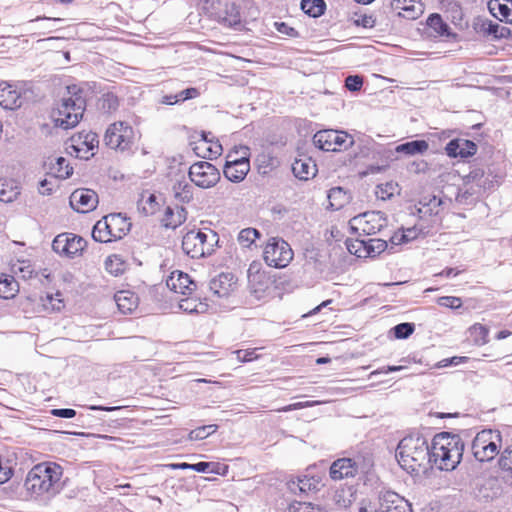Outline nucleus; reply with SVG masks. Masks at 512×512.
<instances>
[{"label": "nucleus", "instance_id": "9b49d317", "mask_svg": "<svg viewBox=\"0 0 512 512\" xmlns=\"http://www.w3.org/2000/svg\"><path fill=\"white\" fill-rule=\"evenodd\" d=\"M313 142L323 151H338L351 146L353 139L346 132L327 129L318 131L313 137Z\"/></svg>", "mask_w": 512, "mask_h": 512}, {"label": "nucleus", "instance_id": "bb28decb", "mask_svg": "<svg viewBox=\"0 0 512 512\" xmlns=\"http://www.w3.org/2000/svg\"><path fill=\"white\" fill-rule=\"evenodd\" d=\"M128 267L127 260L120 254H110L104 260L105 271L115 277L123 275Z\"/></svg>", "mask_w": 512, "mask_h": 512}, {"label": "nucleus", "instance_id": "423d86ee", "mask_svg": "<svg viewBox=\"0 0 512 512\" xmlns=\"http://www.w3.org/2000/svg\"><path fill=\"white\" fill-rule=\"evenodd\" d=\"M138 139L135 129L126 121H115L105 131L104 143L116 151H131Z\"/></svg>", "mask_w": 512, "mask_h": 512}, {"label": "nucleus", "instance_id": "0eeeda50", "mask_svg": "<svg viewBox=\"0 0 512 512\" xmlns=\"http://www.w3.org/2000/svg\"><path fill=\"white\" fill-rule=\"evenodd\" d=\"M502 435L498 430L484 429L472 441V452L480 462L491 461L500 451Z\"/></svg>", "mask_w": 512, "mask_h": 512}, {"label": "nucleus", "instance_id": "09e8293b", "mask_svg": "<svg viewBox=\"0 0 512 512\" xmlns=\"http://www.w3.org/2000/svg\"><path fill=\"white\" fill-rule=\"evenodd\" d=\"M218 429V425L216 424H209L204 425L201 427H197L194 430H191L188 438L189 440H203L206 439L208 436L214 434Z\"/></svg>", "mask_w": 512, "mask_h": 512}, {"label": "nucleus", "instance_id": "4468645a", "mask_svg": "<svg viewBox=\"0 0 512 512\" xmlns=\"http://www.w3.org/2000/svg\"><path fill=\"white\" fill-rule=\"evenodd\" d=\"M188 296L170 297V299H167L168 296L166 295L165 300L162 302V312L178 313L182 311L187 314H202L208 310L207 303Z\"/></svg>", "mask_w": 512, "mask_h": 512}, {"label": "nucleus", "instance_id": "603ef678", "mask_svg": "<svg viewBox=\"0 0 512 512\" xmlns=\"http://www.w3.org/2000/svg\"><path fill=\"white\" fill-rule=\"evenodd\" d=\"M348 251L357 257H368V245L367 241L363 239H356L353 242L347 243Z\"/></svg>", "mask_w": 512, "mask_h": 512}, {"label": "nucleus", "instance_id": "bf43d9fd", "mask_svg": "<svg viewBox=\"0 0 512 512\" xmlns=\"http://www.w3.org/2000/svg\"><path fill=\"white\" fill-rule=\"evenodd\" d=\"M14 272L20 273L23 278H30L33 274L31 265L26 261H18V264L13 265Z\"/></svg>", "mask_w": 512, "mask_h": 512}, {"label": "nucleus", "instance_id": "393cba45", "mask_svg": "<svg viewBox=\"0 0 512 512\" xmlns=\"http://www.w3.org/2000/svg\"><path fill=\"white\" fill-rule=\"evenodd\" d=\"M357 472L355 463L349 458H341L334 461L330 467V477L339 481L344 478L353 477Z\"/></svg>", "mask_w": 512, "mask_h": 512}, {"label": "nucleus", "instance_id": "a19ab883", "mask_svg": "<svg viewBox=\"0 0 512 512\" xmlns=\"http://www.w3.org/2000/svg\"><path fill=\"white\" fill-rule=\"evenodd\" d=\"M214 466V463L211 462H198L195 464H189L186 462L183 463H170V464H162V468L166 469H191L196 472L205 473V472H215L211 467Z\"/></svg>", "mask_w": 512, "mask_h": 512}, {"label": "nucleus", "instance_id": "cd10ccee", "mask_svg": "<svg viewBox=\"0 0 512 512\" xmlns=\"http://www.w3.org/2000/svg\"><path fill=\"white\" fill-rule=\"evenodd\" d=\"M48 166L50 173L60 179H67L73 173V167L64 157H49Z\"/></svg>", "mask_w": 512, "mask_h": 512}, {"label": "nucleus", "instance_id": "2eb2a0df", "mask_svg": "<svg viewBox=\"0 0 512 512\" xmlns=\"http://www.w3.org/2000/svg\"><path fill=\"white\" fill-rule=\"evenodd\" d=\"M189 178L198 187H213L220 179L218 169L209 162L199 161L189 168Z\"/></svg>", "mask_w": 512, "mask_h": 512}, {"label": "nucleus", "instance_id": "e433bc0d", "mask_svg": "<svg viewBox=\"0 0 512 512\" xmlns=\"http://www.w3.org/2000/svg\"><path fill=\"white\" fill-rule=\"evenodd\" d=\"M428 148L429 144L425 140H414L396 146L395 152L412 156L416 154H423L428 150Z\"/></svg>", "mask_w": 512, "mask_h": 512}, {"label": "nucleus", "instance_id": "473e14b6", "mask_svg": "<svg viewBox=\"0 0 512 512\" xmlns=\"http://www.w3.org/2000/svg\"><path fill=\"white\" fill-rule=\"evenodd\" d=\"M488 7L493 16L501 21L512 23V2L508 4L505 0H491Z\"/></svg>", "mask_w": 512, "mask_h": 512}, {"label": "nucleus", "instance_id": "6e6552de", "mask_svg": "<svg viewBox=\"0 0 512 512\" xmlns=\"http://www.w3.org/2000/svg\"><path fill=\"white\" fill-rule=\"evenodd\" d=\"M388 225L386 215L381 211H370L359 214L349 221L350 229L361 235H374L381 232Z\"/></svg>", "mask_w": 512, "mask_h": 512}, {"label": "nucleus", "instance_id": "c756f323", "mask_svg": "<svg viewBox=\"0 0 512 512\" xmlns=\"http://www.w3.org/2000/svg\"><path fill=\"white\" fill-rule=\"evenodd\" d=\"M294 175L300 180H308L317 173L315 162L311 158L296 159L292 164Z\"/></svg>", "mask_w": 512, "mask_h": 512}, {"label": "nucleus", "instance_id": "412c9836", "mask_svg": "<svg viewBox=\"0 0 512 512\" xmlns=\"http://www.w3.org/2000/svg\"><path fill=\"white\" fill-rule=\"evenodd\" d=\"M137 210L145 217L155 215L160 210L157 190L143 189L137 200Z\"/></svg>", "mask_w": 512, "mask_h": 512}, {"label": "nucleus", "instance_id": "052dcab7", "mask_svg": "<svg viewBox=\"0 0 512 512\" xmlns=\"http://www.w3.org/2000/svg\"><path fill=\"white\" fill-rule=\"evenodd\" d=\"M233 353L241 362H250L258 358L256 349L236 350Z\"/></svg>", "mask_w": 512, "mask_h": 512}, {"label": "nucleus", "instance_id": "49530a36", "mask_svg": "<svg viewBox=\"0 0 512 512\" xmlns=\"http://www.w3.org/2000/svg\"><path fill=\"white\" fill-rule=\"evenodd\" d=\"M488 333V328L479 323L474 324L469 329L470 337L478 346H482L488 342Z\"/></svg>", "mask_w": 512, "mask_h": 512}, {"label": "nucleus", "instance_id": "774afa93", "mask_svg": "<svg viewBox=\"0 0 512 512\" xmlns=\"http://www.w3.org/2000/svg\"><path fill=\"white\" fill-rule=\"evenodd\" d=\"M51 414L53 416L61 417V418H73L76 415V411L74 409H70V408L52 409Z\"/></svg>", "mask_w": 512, "mask_h": 512}, {"label": "nucleus", "instance_id": "69168bd1", "mask_svg": "<svg viewBox=\"0 0 512 512\" xmlns=\"http://www.w3.org/2000/svg\"><path fill=\"white\" fill-rule=\"evenodd\" d=\"M276 30L284 35L290 36V37H297L298 32L293 27H290L288 24L284 22H276L275 23Z\"/></svg>", "mask_w": 512, "mask_h": 512}, {"label": "nucleus", "instance_id": "3c124183", "mask_svg": "<svg viewBox=\"0 0 512 512\" xmlns=\"http://www.w3.org/2000/svg\"><path fill=\"white\" fill-rule=\"evenodd\" d=\"M427 24L430 28L434 29L439 35H447L449 27L442 20L439 14H431L427 19Z\"/></svg>", "mask_w": 512, "mask_h": 512}, {"label": "nucleus", "instance_id": "680f3d73", "mask_svg": "<svg viewBox=\"0 0 512 512\" xmlns=\"http://www.w3.org/2000/svg\"><path fill=\"white\" fill-rule=\"evenodd\" d=\"M363 85V79L358 75H350L345 80V87L350 91H358Z\"/></svg>", "mask_w": 512, "mask_h": 512}, {"label": "nucleus", "instance_id": "5701e85b", "mask_svg": "<svg viewBox=\"0 0 512 512\" xmlns=\"http://www.w3.org/2000/svg\"><path fill=\"white\" fill-rule=\"evenodd\" d=\"M0 106L14 110L21 106V92L12 84L0 83Z\"/></svg>", "mask_w": 512, "mask_h": 512}, {"label": "nucleus", "instance_id": "2f4dec72", "mask_svg": "<svg viewBox=\"0 0 512 512\" xmlns=\"http://www.w3.org/2000/svg\"><path fill=\"white\" fill-rule=\"evenodd\" d=\"M480 32L493 39H503L510 35V29L491 20H484L480 24Z\"/></svg>", "mask_w": 512, "mask_h": 512}, {"label": "nucleus", "instance_id": "37998d69", "mask_svg": "<svg viewBox=\"0 0 512 512\" xmlns=\"http://www.w3.org/2000/svg\"><path fill=\"white\" fill-rule=\"evenodd\" d=\"M260 237L261 233L259 230L248 227L239 232L237 241L243 248H250L252 244L255 243L256 239H259Z\"/></svg>", "mask_w": 512, "mask_h": 512}, {"label": "nucleus", "instance_id": "39448f33", "mask_svg": "<svg viewBox=\"0 0 512 512\" xmlns=\"http://www.w3.org/2000/svg\"><path fill=\"white\" fill-rule=\"evenodd\" d=\"M219 245V235L211 230L189 231L182 237V249L191 258L212 255Z\"/></svg>", "mask_w": 512, "mask_h": 512}, {"label": "nucleus", "instance_id": "20e7f679", "mask_svg": "<svg viewBox=\"0 0 512 512\" xmlns=\"http://www.w3.org/2000/svg\"><path fill=\"white\" fill-rule=\"evenodd\" d=\"M130 229L129 218L121 213H111L95 223L92 238L99 243H110L122 239Z\"/></svg>", "mask_w": 512, "mask_h": 512}, {"label": "nucleus", "instance_id": "72a5a7b5", "mask_svg": "<svg viewBox=\"0 0 512 512\" xmlns=\"http://www.w3.org/2000/svg\"><path fill=\"white\" fill-rule=\"evenodd\" d=\"M418 205L417 212L420 217H425L426 215H437L440 211V206L442 205V199L435 195L428 196L422 198Z\"/></svg>", "mask_w": 512, "mask_h": 512}, {"label": "nucleus", "instance_id": "1a4fd4ad", "mask_svg": "<svg viewBox=\"0 0 512 512\" xmlns=\"http://www.w3.org/2000/svg\"><path fill=\"white\" fill-rule=\"evenodd\" d=\"M293 250L283 239L272 237L264 247L263 258L266 264L274 268H284L293 259Z\"/></svg>", "mask_w": 512, "mask_h": 512}, {"label": "nucleus", "instance_id": "79ce46f5", "mask_svg": "<svg viewBox=\"0 0 512 512\" xmlns=\"http://www.w3.org/2000/svg\"><path fill=\"white\" fill-rule=\"evenodd\" d=\"M300 6L305 14L313 18L323 15L326 9L324 0H302Z\"/></svg>", "mask_w": 512, "mask_h": 512}, {"label": "nucleus", "instance_id": "f704fd0d", "mask_svg": "<svg viewBox=\"0 0 512 512\" xmlns=\"http://www.w3.org/2000/svg\"><path fill=\"white\" fill-rule=\"evenodd\" d=\"M19 292V284L14 276L2 273L0 274V297L3 299H12Z\"/></svg>", "mask_w": 512, "mask_h": 512}, {"label": "nucleus", "instance_id": "864d4df0", "mask_svg": "<svg viewBox=\"0 0 512 512\" xmlns=\"http://www.w3.org/2000/svg\"><path fill=\"white\" fill-rule=\"evenodd\" d=\"M418 235V230L416 227L407 228L402 231L401 234L395 233L391 237V241L393 244L406 243L413 239H415Z\"/></svg>", "mask_w": 512, "mask_h": 512}, {"label": "nucleus", "instance_id": "13d9d810", "mask_svg": "<svg viewBox=\"0 0 512 512\" xmlns=\"http://www.w3.org/2000/svg\"><path fill=\"white\" fill-rule=\"evenodd\" d=\"M499 466L512 473V445L508 446L499 458Z\"/></svg>", "mask_w": 512, "mask_h": 512}, {"label": "nucleus", "instance_id": "338daca9", "mask_svg": "<svg viewBox=\"0 0 512 512\" xmlns=\"http://www.w3.org/2000/svg\"><path fill=\"white\" fill-rule=\"evenodd\" d=\"M356 23L364 28H373L376 24V19L372 15L360 16Z\"/></svg>", "mask_w": 512, "mask_h": 512}, {"label": "nucleus", "instance_id": "a878e982", "mask_svg": "<svg viewBox=\"0 0 512 512\" xmlns=\"http://www.w3.org/2000/svg\"><path fill=\"white\" fill-rule=\"evenodd\" d=\"M114 298L119 311L123 314L132 313L136 310L139 304L138 296L134 292L128 290L118 291Z\"/></svg>", "mask_w": 512, "mask_h": 512}, {"label": "nucleus", "instance_id": "c03bdc74", "mask_svg": "<svg viewBox=\"0 0 512 512\" xmlns=\"http://www.w3.org/2000/svg\"><path fill=\"white\" fill-rule=\"evenodd\" d=\"M42 301L44 308L51 312H59L65 307V301L61 292L47 294Z\"/></svg>", "mask_w": 512, "mask_h": 512}, {"label": "nucleus", "instance_id": "8fccbe9b", "mask_svg": "<svg viewBox=\"0 0 512 512\" xmlns=\"http://www.w3.org/2000/svg\"><path fill=\"white\" fill-rule=\"evenodd\" d=\"M101 107L108 112H115L120 104L119 97L114 92H106L101 97Z\"/></svg>", "mask_w": 512, "mask_h": 512}, {"label": "nucleus", "instance_id": "9d476101", "mask_svg": "<svg viewBox=\"0 0 512 512\" xmlns=\"http://www.w3.org/2000/svg\"><path fill=\"white\" fill-rule=\"evenodd\" d=\"M98 135L92 131H80L68 140L67 152L76 158L88 160L98 148Z\"/></svg>", "mask_w": 512, "mask_h": 512}, {"label": "nucleus", "instance_id": "ea45409f", "mask_svg": "<svg viewBox=\"0 0 512 512\" xmlns=\"http://www.w3.org/2000/svg\"><path fill=\"white\" fill-rule=\"evenodd\" d=\"M167 173L166 179L176 178L177 174H184L186 176V167L183 162L182 155H175L166 159Z\"/></svg>", "mask_w": 512, "mask_h": 512}, {"label": "nucleus", "instance_id": "4d7b16f0", "mask_svg": "<svg viewBox=\"0 0 512 512\" xmlns=\"http://www.w3.org/2000/svg\"><path fill=\"white\" fill-rule=\"evenodd\" d=\"M437 303L442 307L459 309L462 307V300L455 296H442L437 299Z\"/></svg>", "mask_w": 512, "mask_h": 512}, {"label": "nucleus", "instance_id": "4be33fe9", "mask_svg": "<svg viewBox=\"0 0 512 512\" xmlns=\"http://www.w3.org/2000/svg\"><path fill=\"white\" fill-rule=\"evenodd\" d=\"M448 156L456 158H467L473 156L477 152V145L468 139H453L445 147Z\"/></svg>", "mask_w": 512, "mask_h": 512}, {"label": "nucleus", "instance_id": "ddd939ff", "mask_svg": "<svg viewBox=\"0 0 512 512\" xmlns=\"http://www.w3.org/2000/svg\"><path fill=\"white\" fill-rule=\"evenodd\" d=\"M196 287L197 284L187 273L175 270L166 279V291L162 292V302L166 295L168 296L167 299L190 295Z\"/></svg>", "mask_w": 512, "mask_h": 512}, {"label": "nucleus", "instance_id": "6e6d98bb", "mask_svg": "<svg viewBox=\"0 0 512 512\" xmlns=\"http://www.w3.org/2000/svg\"><path fill=\"white\" fill-rule=\"evenodd\" d=\"M394 335L397 339H406L414 332V324L412 323H400L394 328Z\"/></svg>", "mask_w": 512, "mask_h": 512}, {"label": "nucleus", "instance_id": "dca6fc26", "mask_svg": "<svg viewBox=\"0 0 512 512\" xmlns=\"http://www.w3.org/2000/svg\"><path fill=\"white\" fill-rule=\"evenodd\" d=\"M99 203V196L96 191L89 188H77L70 197V207L78 213H89L94 211Z\"/></svg>", "mask_w": 512, "mask_h": 512}, {"label": "nucleus", "instance_id": "aec40b11", "mask_svg": "<svg viewBox=\"0 0 512 512\" xmlns=\"http://www.w3.org/2000/svg\"><path fill=\"white\" fill-rule=\"evenodd\" d=\"M166 189L177 203H188L192 199V188L184 174H177L176 178L167 179Z\"/></svg>", "mask_w": 512, "mask_h": 512}, {"label": "nucleus", "instance_id": "c85d7f7f", "mask_svg": "<svg viewBox=\"0 0 512 512\" xmlns=\"http://www.w3.org/2000/svg\"><path fill=\"white\" fill-rule=\"evenodd\" d=\"M187 212L183 206L167 207L162 218L165 228L175 229L186 220Z\"/></svg>", "mask_w": 512, "mask_h": 512}, {"label": "nucleus", "instance_id": "6ab92c4d", "mask_svg": "<svg viewBox=\"0 0 512 512\" xmlns=\"http://www.w3.org/2000/svg\"><path fill=\"white\" fill-rule=\"evenodd\" d=\"M375 512H412L407 500L393 491L382 492L379 496V508Z\"/></svg>", "mask_w": 512, "mask_h": 512}, {"label": "nucleus", "instance_id": "f257e3e1", "mask_svg": "<svg viewBox=\"0 0 512 512\" xmlns=\"http://www.w3.org/2000/svg\"><path fill=\"white\" fill-rule=\"evenodd\" d=\"M463 451L464 443L459 435L448 432L436 434L430 446L424 436L416 433L399 442L396 458L408 473L426 471L432 464L440 470L452 471L459 465Z\"/></svg>", "mask_w": 512, "mask_h": 512}, {"label": "nucleus", "instance_id": "5fc2aeb1", "mask_svg": "<svg viewBox=\"0 0 512 512\" xmlns=\"http://www.w3.org/2000/svg\"><path fill=\"white\" fill-rule=\"evenodd\" d=\"M368 245V257H373L381 252L385 251L387 248V241L382 239H369L367 241Z\"/></svg>", "mask_w": 512, "mask_h": 512}, {"label": "nucleus", "instance_id": "0e129e2a", "mask_svg": "<svg viewBox=\"0 0 512 512\" xmlns=\"http://www.w3.org/2000/svg\"><path fill=\"white\" fill-rule=\"evenodd\" d=\"M208 159H213L221 155L222 153V145L219 141H213L208 137Z\"/></svg>", "mask_w": 512, "mask_h": 512}, {"label": "nucleus", "instance_id": "de8ad7c7", "mask_svg": "<svg viewBox=\"0 0 512 512\" xmlns=\"http://www.w3.org/2000/svg\"><path fill=\"white\" fill-rule=\"evenodd\" d=\"M398 193V184L394 182H386L376 186L375 195L377 199L383 201L390 199Z\"/></svg>", "mask_w": 512, "mask_h": 512}, {"label": "nucleus", "instance_id": "7ed1b4c3", "mask_svg": "<svg viewBox=\"0 0 512 512\" xmlns=\"http://www.w3.org/2000/svg\"><path fill=\"white\" fill-rule=\"evenodd\" d=\"M63 468L55 462H41L32 467L25 480L28 491L36 496L53 495L58 492Z\"/></svg>", "mask_w": 512, "mask_h": 512}, {"label": "nucleus", "instance_id": "7c9ffc66", "mask_svg": "<svg viewBox=\"0 0 512 512\" xmlns=\"http://www.w3.org/2000/svg\"><path fill=\"white\" fill-rule=\"evenodd\" d=\"M20 194L19 183L12 178H0V201L13 202Z\"/></svg>", "mask_w": 512, "mask_h": 512}, {"label": "nucleus", "instance_id": "a18cd8bd", "mask_svg": "<svg viewBox=\"0 0 512 512\" xmlns=\"http://www.w3.org/2000/svg\"><path fill=\"white\" fill-rule=\"evenodd\" d=\"M466 183H475L478 187L488 189L491 187V181L485 177V172L482 168L472 169L465 177Z\"/></svg>", "mask_w": 512, "mask_h": 512}, {"label": "nucleus", "instance_id": "e2e57ef3", "mask_svg": "<svg viewBox=\"0 0 512 512\" xmlns=\"http://www.w3.org/2000/svg\"><path fill=\"white\" fill-rule=\"evenodd\" d=\"M318 404H320L319 401L297 402V403H293V404L284 406L281 409H279V411L288 412V411L299 410V409H303V408H307V407H313Z\"/></svg>", "mask_w": 512, "mask_h": 512}, {"label": "nucleus", "instance_id": "4c0bfd02", "mask_svg": "<svg viewBox=\"0 0 512 512\" xmlns=\"http://www.w3.org/2000/svg\"><path fill=\"white\" fill-rule=\"evenodd\" d=\"M211 133L201 132L191 136L190 146L194 153L201 158H208V136Z\"/></svg>", "mask_w": 512, "mask_h": 512}, {"label": "nucleus", "instance_id": "58836bf2", "mask_svg": "<svg viewBox=\"0 0 512 512\" xmlns=\"http://www.w3.org/2000/svg\"><path fill=\"white\" fill-rule=\"evenodd\" d=\"M329 206L333 210L341 209L346 203L349 202L348 193L341 187H333L328 192Z\"/></svg>", "mask_w": 512, "mask_h": 512}, {"label": "nucleus", "instance_id": "f8f14e48", "mask_svg": "<svg viewBox=\"0 0 512 512\" xmlns=\"http://www.w3.org/2000/svg\"><path fill=\"white\" fill-rule=\"evenodd\" d=\"M86 247L87 241L74 233H61L52 242V248L57 254L69 258L81 256Z\"/></svg>", "mask_w": 512, "mask_h": 512}, {"label": "nucleus", "instance_id": "b1692460", "mask_svg": "<svg viewBox=\"0 0 512 512\" xmlns=\"http://www.w3.org/2000/svg\"><path fill=\"white\" fill-rule=\"evenodd\" d=\"M234 277L230 273H221L210 281L209 287L214 295L227 297L234 290Z\"/></svg>", "mask_w": 512, "mask_h": 512}, {"label": "nucleus", "instance_id": "f3484780", "mask_svg": "<svg viewBox=\"0 0 512 512\" xmlns=\"http://www.w3.org/2000/svg\"><path fill=\"white\" fill-rule=\"evenodd\" d=\"M240 150V158L226 160L224 166L225 177L235 183L241 182L250 170L249 149L246 146H240Z\"/></svg>", "mask_w": 512, "mask_h": 512}, {"label": "nucleus", "instance_id": "c9c22d12", "mask_svg": "<svg viewBox=\"0 0 512 512\" xmlns=\"http://www.w3.org/2000/svg\"><path fill=\"white\" fill-rule=\"evenodd\" d=\"M200 96V91L198 88L190 87L174 95H163L162 96V104L173 105L177 103H182L186 100L195 99Z\"/></svg>", "mask_w": 512, "mask_h": 512}, {"label": "nucleus", "instance_id": "f03ea898", "mask_svg": "<svg viewBox=\"0 0 512 512\" xmlns=\"http://www.w3.org/2000/svg\"><path fill=\"white\" fill-rule=\"evenodd\" d=\"M86 109L83 91L76 85L67 87V96L53 108L51 119L56 127L72 129L79 124Z\"/></svg>", "mask_w": 512, "mask_h": 512}, {"label": "nucleus", "instance_id": "a211bd4d", "mask_svg": "<svg viewBox=\"0 0 512 512\" xmlns=\"http://www.w3.org/2000/svg\"><path fill=\"white\" fill-rule=\"evenodd\" d=\"M260 268V263L253 262L247 271L249 289L257 299H261L270 286V279Z\"/></svg>", "mask_w": 512, "mask_h": 512}]
</instances>
